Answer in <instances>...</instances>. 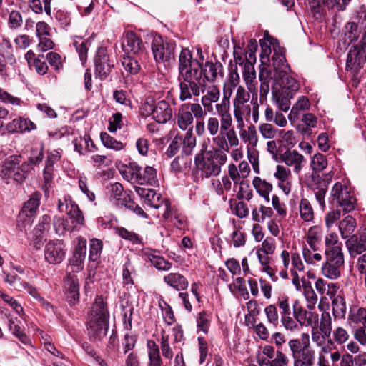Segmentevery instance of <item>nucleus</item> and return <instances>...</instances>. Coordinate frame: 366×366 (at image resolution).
Wrapping results in <instances>:
<instances>
[{"label": "nucleus", "instance_id": "14", "mask_svg": "<svg viewBox=\"0 0 366 366\" xmlns=\"http://www.w3.org/2000/svg\"><path fill=\"white\" fill-rule=\"evenodd\" d=\"M293 315L300 325H306L312 329H317L319 324V315L316 312L307 311L296 302L293 305Z\"/></svg>", "mask_w": 366, "mask_h": 366}, {"label": "nucleus", "instance_id": "9", "mask_svg": "<svg viewBox=\"0 0 366 366\" xmlns=\"http://www.w3.org/2000/svg\"><path fill=\"white\" fill-rule=\"evenodd\" d=\"M21 155H11L0 152V177L5 179H13L16 182V172L21 162Z\"/></svg>", "mask_w": 366, "mask_h": 366}, {"label": "nucleus", "instance_id": "49", "mask_svg": "<svg viewBox=\"0 0 366 366\" xmlns=\"http://www.w3.org/2000/svg\"><path fill=\"white\" fill-rule=\"evenodd\" d=\"M100 139L103 145L109 149L114 150H120L123 148V144L111 137L106 132H102L100 134Z\"/></svg>", "mask_w": 366, "mask_h": 366}, {"label": "nucleus", "instance_id": "44", "mask_svg": "<svg viewBox=\"0 0 366 366\" xmlns=\"http://www.w3.org/2000/svg\"><path fill=\"white\" fill-rule=\"evenodd\" d=\"M332 313L335 317L344 318L346 314V305L342 296L335 297L332 301Z\"/></svg>", "mask_w": 366, "mask_h": 366}, {"label": "nucleus", "instance_id": "63", "mask_svg": "<svg viewBox=\"0 0 366 366\" xmlns=\"http://www.w3.org/2000/svg\"><path fill=\"white\" fill-rule=\"evenodd\" d=\"M33 164L29 161L19 164L18 172H16V182H22L27 177L28 173L33 169Z\"/></svg>", "mask_w": 366, "mask_h": 366}, {"label": "nucleus", "instance_id": "23", "mask_svg": "<svg viewBox=\"0 0 366 366\" xmlns=\"http://www.w3.org/2000/svg\"><path fill=\"white\" fill-rule=\"evenodd\" d=\"M109 312L107 302L102 295H97L89 312V317L109 320Z\"/></svg>", "mask_w": 366, "mask_h": 366}, {"label": "nucleus", "instance_id": "34", "mask_svg": "<svg viewBox=\"0 0 366 366\" xmlns=\"http://www.w3.org/2000/svg\"><path fill=\"white\" fill-rule=\"evenodd\" d=\"M310 102L307 97L301 96L297 102L292 107L290 113L288 115L289 120L292 124L295 123L299 117L301 111H306L310 108Z\"/></svg>", "mask_w": 366, "mask_h": 366}, {"label": "nucleus", "instance_id": "40", "mask_svg": "<svg viewBox=\"0 0 366 366\" xmlns=\"http://www.w3.org/2000/svg\"><path fill=\"white\" fill-rule=\"evenodd\" d=\"M349 323L362 324L366 325V309L353 307L348 315Z\"/></svg>", "mask_w": 366, "mask_h": 366}, {"label": "nucleus", "instance_id": "2", "mask_svg": "<svg viewBox=\"0 0 366 366\" xmlns=\"http://www.w3.org/2000/svg\"><path fill=\"white\" fill-rule=\"evenodd\" d=\"M294 366H313L315 352L310 347V335L307 332L301 334L299 338L288 341Z\"/></svg>", "mask_w": 366, "mask_h": 366}, {"label": "nucleus", "instance_id": "29", "mask_svg": "<svg viewBox=\"0 0 366 366\" xmlns=\"http://www.w3.org/2000/svg\"><path fill=\"white\" fill-rule=\"evenodd\" d=\"M259 42L262 49L260 54L261 63L262 64L267 65L269 60V56L272 52L271 46H272V49L274 50V45H279V43L277 40L269 36L267 31L265 33L264 38L263 39H260Z\"/></svg>", "mask_w": 366, "mask_h": 366}, {"label": "nucleus", "instance_id": "61", "mask_svg": "<svg viewBox=\"0 0 366 366\" xmlns=\"http://www.w3.org/2000/svg\"><path fill=\"white\" fill-rule=\"evenodd\" d=\"M160 348L163 357L171 360L173 357V351L169 345V336L162 335L161 337Z\"/></svg>", "mask_w": 366, "mask_h": 366}, {"label": "nucleus", "instance_id": "12", "mask_svg": "<svg viewBox=\"0 0 366 366\" xmlns=\"http://www.w3.org/2000/svg\"><path fill=\"white\" fill-rule=\"evenodd\" d=\"M245 53V56H242L240 54H237V52H234V57L235 64L234 65L239 64L242 69V75L246 81V84L248 90L251 92L252 89V72L249 71L250 66L252 62L249 59H252V39L247 40V46Z\"/></svg>", "mask_w": 366, "mask_h": 366}, {"label": "nucleus", "instance_id": "53", "mask_svg": "<svg viewBox=\"0 0 366 366\" xmlns=\"http://www.w3.org/2000/svg\"><path fill=\"white\" fill-rule=\"evenodd\" d=\"M53 225L58 235H63L66 231L70 229L69 221L61 217L55 216L53 219Z\"/></svg>", "mask_w": 366, "mask_h": 366}, {"label": "nucleus", "instance_id": "48", "mask_svg": "<svg viewBox=\"0 0 366 366\" xmlns=\"http://www.w3.org/2000/svg\"><path fill=\"white\" fill-rule=\"evenodd\" d=\"M116 234L122 238L130 241L132 244H140L142 243V238L135 232L128 231L126 228L119 227L115 229Z\"/></svg>", "mask_w": 366, "mask_h": 366}, {"label": "nucleus", "instance_id": "59", "mask_svg": "<svg viewBox=\"0 0 366 366\" xmlns=\"http://www.w3.org/2000/svg\"><path fill=\"white\" fill-rule=\"evenodd\" d=\"M91 43L89 40H85L80 44L76 41L74 42L76 50L79 54V59L83 64L86 61L89 45Z\"/></svg>", "mask_w": 366, "mask_h": 366}, {"label": "nucleus", "instance_id": "4", "mask_svg": "<svg viewBox=\"0 0 366 366\" xmlns=\"http://www.w3.org/2000/svg\"><path fill=\"white\" fill-rule=\"evenodd\" d=\"M41 199V193L36 191L24 203L16 219V224L21 229H25L27 226H31L33 223L34 218L36 215L40 205Z\"/></svg>", "mask_w": 366, "mask_h": 366}, {"label": "nucleus", "instance_id": "52", "mask_svg": "<svg viewBox=\"0 0 366 366\" xmlns=\"http://www.w3.org/2000/svg\"><path fill=\"white\" fill-rule=\"evenodd\" d=\"M318 325L320 330L327 337H330L332 332V318L329 312H324L321 315L320 325L318 324Z\"/></svg>", "mask_w": 366, "mask_h": 366}, {"label": "nucleus", "instance_id": "13", "mask_svg": "<svg viewBox=\"0 0 366 366\" xmlns=\"http://www.w3.org/2000/svg\"><path fill=\"white\" fill-rule=\"evenodd\" d=\"M86 240L81 237L77 238L73 254L69 259V263L73 272H79L84 269V262L86 257Z\"/></svg>", "mask_w": 366, "mask_h": 366}, {"label": "nucleus", "instance_id": "8", "mask_svg": "<svg viewBox=\"0 0 366 366\" xmlns=\"http://www.w3.org/2000/svg\"><path fill=\"white\" fill-rule=\"evenodd\" d=\"M95 75L101 81L107 79L114 65L107 53L105 47H99L94 56Z\"/></svg>", "mask_w": 366, "mask_h": 366}, {"label": "nucleus", "instance_id": "50", "mask_svg": "<svg viewBox=\"0 0 366 366\" xmlns=\"http://www.w3.org/2000/svg\"><path fill=\"white\" fill-rule=\"evenodd\" d=\"M229 204L232 211L239 218H244L249 214V207L247 204L242 201V199L239 200L238 202L232 199L229 201Z\"/></svg>", "mask_w": 366, "mask_h": 366}, {"label": "nucleus", "instance_id": "6", "mask_svg": "<svg viewBox=\"0 0 366 366\" xmlns=\"http://www.w3.org/2000/svg\"><path fill=\"white\" fill-rule=\"evenodd\" d=\"M251 92H246L242 86H239L237 89L235 99L234 100V114L239 125H242V117L245 118L247 122H249L251 108L249 104H247L249 102Z\"/></svg>", "mask_w": 366, "mask_h": 366}, {"label": "nucleus", "instance_id": "15", "mask_svg": "<svg viewBox=\"0 0 366 366\" xmlns=\"http://www.w3.org/2000/svg\"><path fill=\"white\" fill-rule=\"evenodd\" d=\"M66 300L70 306H74L79 302V284L76 275L67 274L64 280Z\"/></svg>", "mask_w": 366, "mask_h": 366}, {"label": "nucleus", "instance_id": "16", "mask_svg": "<svg viewBox=\"0 0 366 366\" xmlns=\"http://www.w3.org/2000/svg\"><path fill=\"white\" fill-rule=\"evenodd\" d=\"M281 159L285 164L292 168L293 172L299 174L302 169L306 159L297 150H287L281 155Z\"/></svg>", "mask_w": 366, "mask_h": 366}, {"label": "nucleus", "instance_id": "33", "mask_svg": "<svg viewBox=\"0 0 366 366\" xmlns=\"http://www.w3.org/2000/svg\"><path fill=\"white\" fill-rule=\"evenodd\" d=\"M193 122V115L189 109V104L180 106L177 114V124L182 130H186Z\"/></svg>", "mask_w": 366, "mask_h": 366}, {"label": "nucleus", "instance_id": "46", "mask_svg": "<svg viewBox=\"0 0 366 366\" xmlns=\"http://www.w3.org/2000/svg\"><path fill=\"white\" fill-rule=\"evenodd\" d=\"M300 215L305 222H311L314 218L313 209L306 199H302L299 204Z\"/></svg>", "mask_w": 366, "mask_h": 366}, {"label": "nucleus", "instance_id": "45", "mask_svg": "<svg viewBox=\"0 0 366 366\" xmlns=\"http://www.w3.org/2000/svg\"><path fill=\"white\" fill-rule=\"evenodd\" d=\"M121 206L125 207L127 209L131 211L132 212L136 214L139 217L148 219V214L142 209V208L136 204L134 200L131 198V194H129L124 200L122 201Z\"/></svg>", "mask_w": 366, "mask_h": 366}, {"label": "nucleus", "instance_id": "11", "mask_svg": "<svg viewBox=\"0 0 366 366\" xmlns=\"http://www.w3.org/2000/svg\"><path fill=\"white\" fill-rule=\"evenodd\" d=\"M109 320L89 317L86 323L88 337L91 341H102L107 335Z\"/></svg>", "mask_w": 366, "mask_h": 366}, {"label": "nucleus", "instance_id": "55", "mask_svg": "<svg viewBox=\"0 0 366 366\" xmlns=\"http://www.w3.org/2000/svg\"><path fill=\"white\" fill-rule=\"evenodd\" d=\"M44 147H32L28 161L34 166L39 164L44 159Z\"/></svg>", "mask_w": 366, "mask_h": 366}, {"label": "nucleus", "instance_id": "60", "mask_svg": "<svg viewBox=\"0 0 366 366\" xmlns=\"http://www.w3.org/2000/svg\"><path fill=\"white\" fill-rule=\"evenodd\" d=\"M46 59L51 67L57 72L63 67L61 56L56 52L50 51L46 54Z\"/></svg>", "mask_w": 366, "mask_h": 366}, {"label": "nucleus", "instance_id": "38", "mask_svg": "<svg viewBox=\"0 0 366 366\" xmlns=\"http://www.w3.org/2000/svg\"><path fill=\"white\" fill-rule=\"evenodd\" d=\"M109 192L111 193V198L117 201V205H120L122 201L132 193L131 191H124L122 184L119 182L111 184Z\"/></svg>", "mask_w": 366, "mask_h": 366}, {"label": "nucleus", "instance_id": "10", "mask_svg": "<svg viewBox=\"0 0 366 366\" xmlns=\"http://www.w3.org/2000/svg\"><path fill=\"white\" fill-rule=\"evenodd\" d=\"M66 256L65 244L61 240H50L45 246L44 257L49 264H59Z\"/></svg>", "mask_w": 366, "mask_h": 366}, {"label": "nucleus", "instance_id": "21", "mask_svg": "<svg viewBox=\"0 0 366 366\" xmlns=\"http://www.w3.org/2000/svg\"><path fill=\"white\" fill-rule=\"evenodd\" d=\"M272 64L274 70V75H285L288 72L289 67L283 53V49L280 45H274V54L272 57Z\"/></svg>", "mask_w": 366, "mask_h": 366}, {"label": "nucleus", "instance_id": "54", "mask_svg": "<svg viewBox=\"0 0 366 366\" xmlns=\"http://www.w3.org/2000/svg\"><path fill=\"white\" fill-rule=\"evenodd\" d=\"M159 305L161 310L162 311H164L163 314V317L165 322L168 325H172V324H174L176 322V318L174 317L172 307L164 300H162V303L159 302Z\"/></svg>", "mask_w": 366, "mask_h": 366}, {"label": "nucleus", "instance_id": "20", "mask_svg": "<svg viewBox=\"0 0 366 366\" xmlns=\"http://www.w3.org/2000/svg\"><path fill=\"white\" fill-rule=\"evenodd\" d=\"M152 115L157 123L164 124L172 118V109L167 101L162 100L154 105Z\"/></svg>", "mask_w": 366, "mask_h": 366}, {"label": "nucleus", "instance_id": "35", "mask_svg": "<svg viewBox=\"0 0 366 366\" xmlns=\"http://www.w3.org/2000/svg\"><path fill=\"white\" fill-rule=\"evenodd\" d=\"M322 229L318 226L311 227L306 234V242L311 249L316 251L322 237Z\"/></svg>", "mask_w": 366, "mask_h": 366}, {"label": "nucleus", "instance_id": "18", "mask_svg": "<svg viewBox=\"0 0 366 366\" xmlns=\"http://www.w3.org/2000/svg\"><path fill=\"white\" fill-rule=\"evenodd\" d=\"M269 81L273 84L272 86H278L280 89L292 94L300 88L299 83L294 78L289 76L288 72H286L285 75H279L277 76L273 75L269 79Z\"/></svg>", "mask_w": 366, "mask_h": 366}, {"label": "nucleus", "instance_id": "37", "mask_svg": "<svg viewBox=\"0 0 366 366\" xmlns=\"http://www.w3.org/2000/svg\"><path fill=\"white\" fill-rule=\"evenodd\" d=\"M139 61L141 60L136 56H132L124 54L122 60V64L128 73L132 75H135L138 74L141 69Z\"/></svg>", "mask_w": 366, "mask_h": 366}, {"label": "nucleus", "instance_id": "30", "mask_svg": "<svg viewBox=\"0 0 366 366\" xmlns=\"http://www.w3.org/2000/svg\"><path fill=\"white\" fill-rule=\"evenodd\" d=\"M135 192L138 195H139L142 198H144L145 202L147 204L156 209H158L160 207V204H155V202H159L162 200V196L159 194H157L156 192L153 189H146L143 187H136Z\"/></svg>", "mask_w": 366, "mask_h": 366}, {"label": "nucleus", "instance_id": "24", "mask_svg": "<svg viewBox=\"0 0 366 366\" xmlns=\"http://www.w3.org/2000/svg\"><path fill=\"white\" fill-rule=\"evenodd\" d=\"M346 247L352 257L362 254L366 251V236L362 235L358 238L356 235L351 236L346 241Z\"/></svg>", "mask_w": 366, "mask_h": 366}, {"label": "nucleus", "instance_id": "51", "mask_svg": "<svg viewBox=\"0 0 366 366\" xmlns=\"http://www.w3.org/2000/svg\"><path fill=\"white\" fill-rule=\"evenodd\" d=\"M192 65V54L187 49H182L179 56V70H185Z\"/></svg>", "mask_w": 366, "mask_h": 366}, {"label": "nucleus", "instance_id": "3", "mask_svg": "<svg viewBox=\"0 0 366 366\" xmlns=\"http://www.w3.org/2000/svg\"><path fill=\"white\" fill-rule=\"evenodd\" d=\"M154 58L157 63L170 66L175 62L176 43L162 36H154L151 45Z\"/></svg>", "mask_w": 366, "mask_h": 366}, {"label": "nucleus", "instance_id": "17", "mask_svg": "<svg viewBox=\"0 0 366 366\" xmlns=\"http://www.w3.org/2000/svg\"><path fill=\"white\" fill-rule=\"evenodd\" d=\"M274 251V245L272 239H265L262 243V247L258 249L257 251V255L258 257L259 262L261 265L260 269L262 272H265L269 275L271 273V268L269 265V254H272Z\"/></svg>", "mask_w": 366, "mask_h": 366}, {"label": "nucleus", "instance_id": "27", "mask_svg": "<svg viewBox=\"0 0 366 366\" xmlns=\"http://www.w3.org/2000/svg\"><path fill=\"white\" fill-rule=\"evenodd\" d=\"M273 100L277 107L282 111L287 112L290 107V99L293 97L292 94L282 91L278 86H272Z\"/></svg>", "mask_w": 366, "mask_h": 366}, {"label": "nucleus", "instance_id": "47", "mask_svg": "<svg viewBox=\"0 0 366 366\" xmlns=\"http://www.w3.org/2000/svg\"><path fill=\"white\" fill-rule=\"evenodd\" d=\"M237 184H239V189L237 194L239 200L246 199L249 201L252 199V188L250 181L247 179H242Z\"/></svg>", "mask_w": 366, "mask_h": 366}, {"label": "nucleus", "instance_id": "28", "mask_svg": "<svg viewBox=\"0 0 366 366\" xmlns=\"http://www.w3.org/2000/svg\"><path fill=\"white\" fill-rule=\"evenodd\" d=\"M102 249L103 242L102 240L95 238L90 240L89 259L94 264V265L93 264H89L90 272L97 269V264L99 263Z\"/></svg>", "mask_w": 366, "mask_h": 366}, {"label": "nucleus", "instance_id": "56", "mask_svg": "<svg viewBox=\"0 0 366 366\" xmlns=\"http://www.w3.org/2000/svg\"><path fill=\"white\" fill-rule=\"evenodd\" d=\"M327 165V161L325 156L323 154H316L312 157L311 167L314 171L320 172L325 169Z\"/></svg>", "mask_w": 366, "mask_h": 366}, {"label": "nucleus", "instance_id": "39", "mask_svg": "<svg viewBox=\"0 0 366 366\" xmlns=\"http://www.w3.org/2000/svg\"><path fill=\"white\" fill-rule=\"evenodd\" d=\"M137 182L139 184H147L150 186H154L157 184L158 179H157V170L149 166L144 168V173L140 174Z\"/></svg>", "mask_w": 366, "mask_h": 366}, {"label": "nucleus", "instance_id": "58", "mask_svg": "<svg viewBox=\"0 0 366 366\" xmlns=\"http://www.w3.org/2000/svg\"><path fill=\"white\" fill-rule=\"evenodd\" d=\"M322 4L330 9L336 8L338 11H344L351 0H320Z\"/></svg>", "mask_w": 366, "mask_h": 366}, {"label": "nucleus", "instance_id": "42", "mask_svg": "<svg viewBox=\"0 0 366 366\" xmlns=\"http://www.w3.org/2000/svg\"><path fill=\"white\" fill-rule=\"evenodd\" d=\"M325 254L326 260L344 264L345 260L342 247L325 248Z\"/></svg>", "mask_w": 366, "mask_h": 366}, {"label": "nucleus", "instance_id": "31", "mask_svg": "<svg viewBox=\"0 0 366 366\" xmlns=\"http://www.w3.org/2000/svg\"><path fill=\"white\" fill-rule=\"evenodd\" d=\"M164 281L178 291L187 289L189 285L186 277L179 273H169L164 277Z\"/></svg>", "mask_w": 366, "mask_h": 366}, {"label": "nucleus", "instance_id": "64", "mask_svg": "<svg viewBox=\"0 0 366 366\" xmlns=\"http://www.w3.org/2000/svg\"><path fill=\"white\" fill-rule=\"evenodd\" d=\"M151 262L159 270L168 271L172 267V263L166 260L164 257L153 256Z\"/></svg>", "mask_w": 366, "mask_h": 366}, {"label": "nucleus", "instance_id": "32", "mask_svg": "<svg viewBox=\"0 0 366 366\" xmlns=\"http://www.w3.org/2000/svg\"><path fill=\"white\" fill-rule=\"evenodd\" d=\"M344 264L325 260L321 271L323 276L330 280H336L341 275V270Z\"/></svg>", "mask_w": 366, "mask_h": 366}, {"label": "nucleus", "instance_id": "25", "mask_svg": "<svg viewBox=\"0 0 366 366\" xmlns=\"http://www.w3.org/2000/svg\"><path fill=\"white\" fill-rule=\"evenodd\" d=\"M347 54L346 62L347 70L358 71L364 63L363 51L357 46H353Z\"/></svg>", "mask_w": 366, "mask_h": 366}, {"label": "nucleus", "instance_id": "41", "mask_svg": "<svg viewBox=\"0 0 366 366\" xmlns=\"http://www.w3.org/2000/svg\"><path fill=\"white\" fill-rule=\"evenodd\" d=\"M253 186L259 195H261L268 202L269 201V194L272 191V186L267 181L262 179L259 177H254L253 179Z\"/></svg>", "mask_w": 366, "mask_h": 366}, {"label": "nucleus", "instance_id": "19", "mask_svg": "<svg viewBox=\"0 0 366 366\" xmlns=\"http://www.w3.org/2000/svg\"><path fill=\"white\" fill-rule=\"evenodd\" d=\"M280 259L285 269H290L292 274L304 270L305 266L297 252H292L291 254L286 250H283L280 254Z\"/></svg>", "mask_w": 366, "mask_h": 366}, {"label": "nucleus", "instance_id": "57", "mask_svg": "<svg viewBox=\"0 0 366 366\" xmlns=\"http://www.w3.org/2000/svg\"><path fill=\"white\" fill-rule=\"evenodd\" d=\"M307 247L302 248V255L306 263L310 264H315L316 262H320L322 259V257L320 253H315Z\"/></svg>", "mask_w": 366, "mask_h": 366}, {"label": "nucleus", "instance_id": "1", "mask_svg": "<svg viewBox=\"0 0 366 366\" xmlns=\"http://www.w3.org/2000/svg\"><path fill=\"white\" fill-rule=\"evenodd\" d=\"M201 152L194 157V164L201 172L202 177L209 178L217 176L221 171V166L227 161V155L221 149L207 151L204 144Z\"/></svg>", "mask_w": 366, "mask_h": 366}, {"label": "nucleus", "instance_id": "22", "mask_svg": "<svg viewBox=\"0 0 366 366\" xmlns=\"http://www.w3.org/2000/svg\"><path fill=\"white\" fill-rule=\"evenodd\" d=\"M36 128V124L33 122L22 117L16 118L6 125V129L9 133L31 132Z\"/></svg>", "mask_w": 366, "mask_h": 366}, {"label": "nucleus", "instance_id": "36", "mask_svg": "<svg viewBox=\"0 0 366 366\" xmlns=\"http://www.w3.org/2000/svg\"><path fill=\"white\" fill-rule=\"evenodd\" d=\"M356 228V220L348 215L339 222V230L342 239L348 238Z\"/></svg>", "mask_w": 366, "mask_h": 366}, {"label": "nucleus", "instance_id": "7", "mask_svg": "<svg viewBox=\"0 0 366 366\" xmlns=\"http://www.w3.org/2000/svg\"><path fill=\"white\" fill-rule=\"evenodd\" d=\"M331 196L345 212H350L355 209V199L345 184L335 183L331 190Z\"/></svg>", "mask_w": 366, "mask_h": 366}, {"label": "nucleus", "instance_id": "43", "mask_svg": "<svg viewBox=\"0 0 366 366\" xmlns=\"http://www.w3.org/2000/svg\"><path fill=\"white\" fill-rule=\"evenodd\" d=\"M69 199L70 209L67 212V214L72 219L73 223L83 225L84 224V217L82 211L79 209L78 204L74 201H72L71 197Z\"/></svg>", "mask_w": 366, "mask_h": 366}, {"label": "nucleus", "instance_id": "26", "mask_svg": "<svg viewBox=\"0 0 366 366\" xmlns=\"http://www.w3.org/2000/svg\"><path fill=\"white\" fill-rule=\"evenodd\" d=\"M199 67L202 68V64L196 61ZM202 72L204 78L208 81H214L217 75L219 74L221 77L223 76V66L219 61L213 63L212 61H207L204 65V69H202Z\"/></svg>", "mask_w": 366, "mask_h": 366}, {"label": "nucleus", "instance_id": "62", "mask_svg": "<svg viewBox=\"0 0 366 366\" xmlns=\"http://www.w3.org/2000/svg\"><path fill=\"white\" fill-rule=\"evenodd\" d=\"M51 218L49 214L43 215L39 221L38 224L34 229V231H36V233H42L44 234L46 232H49L51 227Z\"/></svg>", "mask_w": 366, "mask_h": 366}, {"label": "nucleus", "instance_id": "5", "mask_svg": "<svg viewBox=\"0 0 366 366\" xmlns=\"http://www.w3.org/2000/svg\"><path fill=\"white\" fill-rule=\"evenodd\" d=\"M122 48L127 55L132 54L140 60L146 59L147 53L142 39L132 31H127L122 39Z\"/></svg>", "mask_w": 366, "mask_h": 366}]
</instances>
